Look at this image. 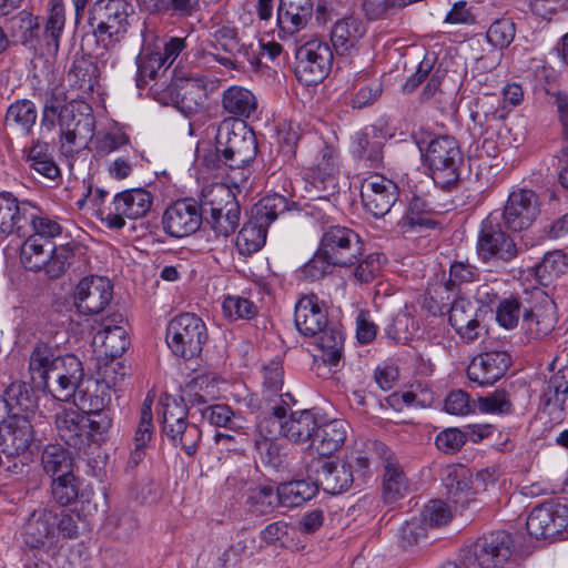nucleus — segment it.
Wrapping results in <instances>:
<instances>
[{
  "label": "nucleus",
  "instance_id": "nucleus-1",
  "mask_svg": "<svg viewBox=\"0 0 568 568\" xmlns=\"http://www.w3.org/2000/svg\"><path fill=\"white\" fill-rule=\"evenodd\" d=\"M256 153L255 134L245 122L225 119L216 130L215 150L204 156L203 163L212 171L221 169L222 164L231 170L243 169L255 159Z\"/></svg>",
  "mask_w": 568,
  "mask_h": 568
},
{
  "label": "nucleus",
  "instance_id": "nucleus-2",
  "mask_svg": "<svg viewBox=\"0 0 568 568\" xmlns=\"http://www.w3.org/2000/svg\"><path fill=\"white\" fill-rule=\"evenodd\" d=\"M111 425L112 417L100 415V418H91L74 408L63 409L55 415L59 437L78 450L104 440Z\"/></svg>",
  "mask_w": 568,
  "mask_h": 568
},
{
  "label": "nucleus",
  "instance_id": "nucleus-3",
  "mask_svg": "<svg viewBox=\"0 0 568 568\" xmlns=\"http://www.w3.org/2000/svg\"><path fill=\"white\" fill-rule=\"evenodd\" d=\"M423 158L436 185L444 190H450L457 184L463 156L455 138L439 135L432 139L423 153Z\"/></svg>",
  "mask_w": 568,
  "mask_h": 568
},
{
  "label": "nucleus",
  "instance_id": "nucleus-4",
  "mask_svg": "<svg viewBox=\"0 0 568 568\" xmlns=\"http://www.w3.org/2000/svg\"><path fill=\"white\" fill-rule=\"evenodd\" d=\"M288 408L282 405L272 407V413L264 417L258 427L271 437H286L294 443L312 442L320 425L315 414L308 409L290 414Z\"/></svg>",
  "mask_w": 568,
  "mask_h": 568
},
{
  "label": "nucleus",
  "instance_id": "nucleus-5",
  "mask_svg": "<svg viewBox=\"0 0 568 568\" xmlns=\"http://www.w3.org/2000/svg\"><path fill=\"white\" fill-rule=\"evenodd\" d=\"M186 417L187 408L181 399L172 396L161 399L162 432L174 446H180L186 455L192 456L197 450L202 432Z\"/></svg>",
  "mask_w": 568,
  "mask_h": 568
},
{
  "label": "nucleus",
  "instance_id": "nucleus-6",
  "mask_svg": "<svg viewBox=\"0 0 568 568\" xmlns=\"http://www.w3.org/2000/svg\"><path fill=\"white\" fill-rule=\"evenodd\" d=\"M207 328L203 320L194 313L174 316L166 327V344L175 356L184 359L196 357L207 342Z\"/></svg>",
  "mask_w": 568,
  "mask_h": 568
},
{
  "label": "nucleus",
  "instance_id": "nucleus-7",
  "mask_svg": "<svg viewBox=\"0 0 568 568\" xmlns=\"http://www.w3.org/2000/svg\"><path fill=\"white\" fill-rule=\"evenodd\" d=\"M511 552V536L505 530H496L466 545L460 558L466 568H501Z\"/></svg>",
  "mask_w": 568,
  "mask_h": 568
},
{
  "label": "nucleus",
  "instance_id": "nucleus-8",
  "mask_svg": "<svg viewBox=\"0 0 568 568\" xmlns=\"http://www.w3.org/2000/svg\"><path fill=\"white\" fill-rule=\"evenodd\" d=\"M369 460L366 456H351L341 463L323 462L316 480L324 491L337 495L366 481Z\"/></svg>",
  "mask_w": 568,
  "mask_h": 568
},
{
  "label": "nucleus",
  "instance_id": "nucleus-9",
  "mask_svg": "<svg viewBox=\"0 0 568 568\" xmlns=\"http://www.w3.org/2000/svg\"><path fill=\"white\" fill-rule=\"evenodd\" d=\"M153 204V195L144 189H131L116 193L112 202L97 213L109 229L121 230L125 220H138L148 214Z\"/></svg>",
  "mask_w": 568,
  "mask_h": 568
},
{
  "label": "nucleus",
  "instance_id": "nucleus-10",
  "mask_svg": "<svg viewBox=\"0 0 568 568\" xmlns=\"http://www.w3.org/2000/svg\"><path fill=\"white\" fill-rule=\"evenodd\" d=\"M295 55L296 75L306 85L322 82L332 69L333 51L324 40L312 39L306 41L296 50Z\"/></svg>",
  "mask_w": 568,
  "mask_h": 568
},
{
  "label": "nucleus",
  "instance_id": "nucleus-11",
  "mask_svg": "<svg viewBox=\"0 0 568 568\" xmlns=\"http://www.w3.org/2000/svg\"><path fill=\"white\" fill-rule=\"evenodd\" d=\"M95 23L94 34L105 48L118 43L129 28L128 13L120 1L97 2L91 18Z\"/></svg>",
  "mask_w": 568,
  "mask_h": 568
},
{
  "label": "nucleus",
  "instance_id": "nucleus-12",
  "mask_svg": "<svg viewBox=\"0 0 568 568\" xmlns=\"http://www.w3.org/2000/svg\"><path fill=\"white\" fill-rule=\"evenodd\" d=\"M161 224L164 233L171 237L190 236L202 225L201 205L190 197L176 200L164 210Z\"/></svg>",
  "mask_w": 568,
  "mask_h": 568
},
{
  "label": "nucleus",
  "instance_id": "nucleus-13",
  "mask_svg": "<svg viewBox=\"0 0 568 568\" xmlns=\"http://www.w3.org/2000/svg\"><path fill=\"white\" fill-rule=\"evenodd\" d=\"M322 252L337 266L354 264L363 252V243L353 230L333 225L329 226L321 239Z\"/></svg>",
  "mask_w": 568,
  "mask_h": 568
},
{
  "label": "nucleus",
  "instance_id": "nucleus-14",
  "mask_svg": "<svg viewBox=\"0 0 568 568\" xmlns=\"http://www.w3.org/2000/svg\"><path fill=\"white\" fill-rule=\"evenodd\" d=\"M568 526V506L544 503L529 513L526 520L528 534L537 540H554Z\"/></svg>",
  "mask_w": 568,
  "mask_h": 568
},
{
  "label": "nucleus",
  "instance_id": "nucleus-15",
  "mask_svg": "<svg viewBox=\"0 0 568 568\" xmlns=\"http://www.w3.org/2000/svg\"><path fill=\"white\" fill-rule=\"evenodd\" d=\"M477 251L484 261H509L517 254L513 239L503 231L497 215L489 214L480 225Z\"/></svg>",
  "mask_w": 568,
  "mask_h": 568
},
{
  "label": "nucleus",
  "instance_id": "nucleus-16",
  "mask_svg": "<svg viewBox=\"0 0 568 568\" xmlns=\"http://www.w3.org/2000/svg\"><path fill=\"white\" fill-rule=\"evenodd\" d=\"M212 194L214 199L210 201L211 209L206 222L216 235L226 237L239 226L240 205L233 192L223 184H216Z\"/></svg>",
  "mask_w": 568,
  "mask_h": 568
},
{
  "label": "nucleus",
  "instance_id": "nucleus-17",
  "mask_svg": "<svg viewBox=\"0 0 568 568\" xmlns=\"http://www.w3.org/2000/svg\"><path fill=\"white\" fill-rule=\"evenodd\" d=\"M540 213V200L529 189H516L508 195L504 207L503 220L505 226L513 232H520L530 227Z\"/></svg>",
  "mask_w": 568,
  "mask_h": 568
},
{
  "label": "nucleus",
  "instance_id": "nucleus-18",
  "mask_svg": "<svg viewBox=\"0 0 568 568\" xmlns=\"http://www.w3.org/2000/svg\"><path fill=\"white\" fill-rule=\"evenodd\" d=\"M77 102L69 103L52 119V130L59 124L61 129V141L74 148L85 146L93 136L94 119L90 113L78 112Z\"/></svg>",
  "mask_w": 568,
  "mask_h": 568
},
{
  "label": "nucleus",
  "instance_id": "nucleus-19",
  "mask_svg": "<svg viewBox=\"0 0 568 568\" xmlns=\"http://www.w3.org/2000/svg\"><path fill=\"white\" fill-rule=\"evenodd\" d=\"M361 197L367 212L375 217H382L396 203L398 189L392 180L381 174H373L363 181Z\"/></svg>",
  "mask_w": 568,
  "mask_h": 568
},
{
  "label": "nucleus",
  "instance_id": "nucleus-20",
  "mask_svg": "<svg viewBox=\"0 0 568 568\" xmlns=\"http://www.w3.org/2000/svg\"><path fill=\"white\" fill-rule=\"evenodd\" d=\"M113 286L103 276L83 277L74 290V305L82 314H98L111 302Z\"/></svg>",
  "mask_w": 568,
  "mask_h": 568
},
{
  "label": "nucleus",
  "instance_id": "nucleus-21",
  "mask_svg": "<svg viewBox=\"0 0 568 568\" xmlns=\"http://www.w3.org/2000/svg\"><path fill=\"white\" fill-rule=\"evenodd\" d=\"M53 383L49 381V390L54 398L68 400L83 379L81 361L73 354L59 355L52 369Z\"/></svg>",
  "mask_w": 568,
  "mask_h": 568
},
{
  "label": "nucleus",
  "instance_id": "nucleus-22",
  "mask_svg": "<svg viewBox=\"0 0 568 568\" xmlns=\"http://www.w3.org/2000/svg\"><path fill=\"white\" fill-rule=\"evenodd\" d=\"M102 328L93 336V346L102 355L111 358L121 356L130 345L124 320L113 314L103 320Z\"/></svg>",
  "mask_w": 568,
  "mask_h": 568
},
{
  "label": "nucleus",
  "instance_id": "nucleus-23",
  "mask_svg": "<svg viewBox=\"0 0 568 568\" xmlns=\"http://www.w3.org/2000/svg\"><path fill=\"white\" fill-rule=\"evenodd\" d=\"M33 440L31 418L28 415H10L0 425V447L8 456L24 453Z\"/></svg>",
  "mask_w": 568,
  "mask_h": 568
},
{
  "label": "nucleus",
  "instance_id": "nucleus-24",
  "mask_svg": "<svg viewBox=\"0 0 568 568\" xmlns=\"http://www.w3.org/2000/svg\"><path fill=\"white\" fill-rule=\"evenodd\" d=\"M510 362L507 352H487L471 359L467 367V376L479 386L493 385L504 376Z\"/></svg>",
  "mask_w": 568,
  "mask_h": 568
},
{
  "label": "nucleus",
  "instance_id": "nucleus-25",
  "mask_svg": "<svg viewBox=\"0 0 568 568\" xmlns=\"http://www.w3.org/2000/svg\"><path fill=\"white\" fill-rule=\"evenodd\" d=\"M77 410L91 418H100V415L111 417L109 406L111 402L108 386L97 383L94 379L81 382L71 396Z\"/></svg>",
  "mask_w": 568,
  "mask_h": 568
},
{
  "label": "nucleus",
  "instance_id": "nucleus-26",
  "mask_svg": "<svg viewBox=\"0 0 568 568\" xmlns=\"http://www.w3.org/2000/svg\"><path fill=\"white\" fill-rule=\"evenodd\" d=\"M294 322L297 331L304 336H316L326 327L327 314L317 295H304L297 301Z\"/></svg>",
  "mask_w": 568,
  "mask_h": 568
},
{
  "label": "nucleus",
  "instance_id": "nucleus-27",
  "mask_svg": "<svg viewBox=\"0 0 568 568\" xmlns=\"http://www.w3.org/2000/svg\"><path fill=\"white\" fill-rule=\"evenodd\" d=\"M471 474L462 465H448L443 469L442 480L446 493L456 507L465 509L475 501V490L470 486Z\"/></svg>",
  "mask_w": 568,
  "mask_h": 568
},
{
  "label": "nucleus",
  "instance_id": "nucleus-28",
  "mask_svg": "<svg viewBox=\"0 0 568 568\" xmlns=\"http://www.w3.org/2000/svg\"><path fill=\"white\" fill-rule=\"evenodd\" d=\"M58 511L48 508H39L32 511L23 529L24 542L30 548H41L47 541L55 537V521Z\"/></svg>",
  "mask_w": 568,
  "mask_h": 568
},
{
  "label": "nucleus",
  "instance_id": "nucleus-29",
  "mask_svg": "<svg viewBox=\"0 0 568 568\" xmlns=\"http://www.w3.org/2000/svg\"><path fill=\"white\" fill-rule=\"evenodd\" d=\"M339 172L338 152L332 146H324L321 151V158L312 170L311 186L317 192L327 194L337 191V174Z\"/></svg>",
  "mask_w": 568,
  "mask_h": 568
},
{
  "label": "nucleus",
  "instance_id": "nucleus-30",
  "mask_svg": "<svg viewBox=\"0 0 568 568\" xmlns=\"http://www.w3.org/2000/svg\"><path fill=\"white\" fill-rule=\"evenodd\" d=\"M349 425L344 419H332L320 424L311 442L312 448L321 456H329L343 447Z\"/></svg>",
  "mask_w": 568,
  "mask_h": 568
},
{
  "label": "nucleus",
  "instance_id": "nucleus-31",
  "mask_svg": "<svg viewBox=\"0 0 568 568\" xmlns=\"http://www.w3.org/2000/svg\"><path fill=\"white\" fill-rule=\"evenodd\" d=\"M58 357L59 355L55 354L50 345L45 343L34 345L29 356L28 372L37 387L43 389L49 387V381L52 379L53 365H55Z\"/></svg>",
  "mask_w": 568,
  "mask_h": 568
},
{
  "label": "nucleus",
  "instance_id": "nucleus-32",
  "mask_svg": "<svg viewBox=\"0 0 568 568\" xmlns=\"http://www.w3.org/2000/svg\"><path fill=\"white\" fill-rule=\"evenodd\" d=\"M26 161L30 169L47 180L55 182L61 178V171L53 158V148L48 142L32 141L26 149Z\"/></svg>",
  "mask_w": 568,
  "mask_h": 568
},
{
  "label": "nucleus",
  "instance_id": "nucleus-33",
  "mask_svg": "<svg viewBox=\"0 0 568 568\" xmlns=\"http://www.w3.org/2000/svg\"><path fill=\"white\" fill-rule=\"evenodd\" d=\"M365 32L366 27L362 20L346 17L333 26L331 41L337 53L345 54L356 48Z\"/></svg>",
  "mask_w": 568,
  "mask_h": 568
},
{
  "label": "nucleus",
  "instance_id": "nucleus-34",
  "mask_svg": "<svg viewBox=\"0 0 568 568\" xmlns=\"http://www.w3.org/2000/svg\"><path fill=\"white\" fill-rule=\"evenodd\" d=\"M33 209L29 202H19L11 193H0V237L20 230L21 221L28 219V211Z\"/></svg>",
  "mask_w": 568,
  "mask_h": 568
},
{
  "label": "nucleus",
  "instance_id": "nucleus-35",
  "mask_svg": "<svg viewBox=\"0 0 568 568\" xmlns=\"http://www.w3.org/2000/svg\"><path fill=\"white\" fill-rule=\"evenodd\" d=\"M311 13V0H281L277 23L282 30L294 33L306 24Z\"/></svg>",
  "mask_w": 568,
  "mask_h": 568
},
{
  "label": "nucleus",
  "instance_id": "nucleus-36",
  "mask_svg": "<svg viewBox=\"0 0 568 568\" xmlns=\"http://www.w3.org/2000/svg\"><path fill=\"white\" fill-rule=\"evenodd\" d=\"M223 109L237 118H250L257 109L256 97L244 87L232 85L222 94Z\"/></svg>",
  "mask_w": 568,
  "mask_h": 568
},
{
  "label": "nucleus",
  "instance_id": "nucleus-37",
  "mask_svg": "<svg viewBox=\"0 0 568 568\" xmlns=\"http://www.w3.org/2000/svg\"><path fill=\"white\" fill-rule=\"evenodd\" d=\"M351 149L356 158L366 161L372 168H377L383 161V142L375 128L356 133Z\"/></svg>",
  "mask_w": 568,
  "mask_h": 568
},
{
  "label": "nucleus",
  "instance_id": "nucleus-38",
  "mask_svg": "<svg viewBox=\"0 0 568 568\" xmlns=\"http://www.w3.org/2000/svg\"><path fill=\"white\" fill-rule=\"evenodd\" d=\"M38 118L36 104L27 99L17 100L8 106L4 125L22 134H29Z\"/></svg>",
  "mask_w": 568,
  "mask_h": 568
},
{
  "label": "nucleus",
  "instance_id": "nucleus-39",
  "mask_svg": "<svg viewBox=\"0 0 568 568\" xmlns=\"http://www.w3.org/2000/svg\"><path fill=\"white\" fill-rule=\"evenodd\" d=\"M503 106H495V103L490 100H498L495 97H488V101L483 102L480 108L484 109L489 105V108L483 110V113L486 118V121H498L501 122L508 115L509 111L519 105L524 100V91L523 88L517 83H508L503 88Z\"/></svg>",
  "mask_w": 568,
  "mask_h": 568
},
{
  "label": "nucleus",
  "instance_id": "nucleus-40",
  "mask_svg": "<svg viewBox=\"0 0 568 568\" xmlns=\"http://www.w3.org/2000/svg\"><path fill=\"white\" fill-rule=\"evenodd\" d=\"M52 242L39 236H29L21 246L20 258L26 268L37 272L50 262Z\"/></svg>",
  "mask_w": 568,
  "mask_h": 568
},
{
  "label": "nucleus",
  "instance_id": "nucleus-41",
  "mask_svg": "<svg viewBox=\"0 0 568 568\" xmlns=\"http://www.w3.org/2000/svg\"><path fill=\"white\" fill-rule=\"evenodd\" d=\"M3 400L11 415H28L30 418L34 415L37 403L31 388L22 382L12 383L4 393Z\"/></svg>",
  "mask_w": 568,
  "mask_h": 568
},
{
  "label": "nucleus",
  "instance_id": "nucleus-42",
  "mask_svg": "<svg viewBox=\"0 0 568 568\" xmlns=\"http://www.w3.org/2000/svg\"><path fill=\"white\" fill-rule=\"evenodd\" d=\"M409 491V483L400 465L388 459L384 465L383 494L388 503L403 498Z\"/></svg>",
  "mask_w": 568,
  "mask_h": 568
},
{
  "label": "nucleus",
  "instance_id": "nucleus-43",
  "mask_svg": "<svg viewBox=\"0 0 568 568\" xmlns=\"http://www.w3.org/2000/svg\"><path fill=\"white\" fill-rule=\"evenodd\" d=\"M65 26V9L62 0H50L49 16L44 26V39L48 51L57 53L60 45V38Z\"/></svg>",
  "mask_w": 568,
  "mask_h": 568
},
{
  "label": "nucleus",
  "instance_id": "nucleus-44",
  "mask_svg": "<svg viewBox=\"0 0 568 568\" xmlns=\"http://www.w3.org/2000/svg\"><path fill=\"white\" fill-rule=\"evenodd\" d=\"M556 317L552 307H537L523 313V326L531 338H541L555 327Z\"/></svg>",
  "mask_w": 568,
  "mask_h": 568
},
{
  "label": "nucleus",
  "instance_id": "nucleus-45",
  "mask_svg": "<svg viewBox=\"0 0 568 568\" xmlns=\"http://www.w3.org/2000/svg\"><path fill=\"white\" fill-rule=\"evenodd\" d=\"M267 229L254 220L246 222L236 236V247L242 255H252L265 244Z\"/></svg>",
  "mask_w": 568,
  "mask_h": 568
},
{
  "label": "nucleus",
  "instance_id": "nucleus-46",
  "mask_svg": "<svg viewBox=\"0 0 568 568\" xmlns=\"http://www.w3.org/2000/svg\"><path fill=\"white\" fill-rule=\"evenodd\" d=\"M317 491V485L306 480H293L277 488L280 503L284 507H297L312 499Z\"/></svg>",
  "mask_w": 568,
  "mask_h": 568
},
{
  "label": "nucleus",
  "instance_id": "nucleus-47",
  "mask_svg": "<svg viewBox=\"0 0 568 568\" xmlns=\"http://www.w3.org/2000/svg\"><path fill=\"white\" fill-rule=\"evenodd\" d=\"M281 505L277 489L271 486H257L250 489L246 506L251 514L264 516L272 514Z\"/></svg>",
  "mask_w": 568,
  "mask_h": 568
},
{
  "label": "nucleus",
  "instance_id": "nucleus-48",
  "mask_svg": "<svg viewBox=\"0 0 568 568\" xmlns=\"http://www.w3.org/2000/svg\"><path fill=\"white\" fill-rule=\"evenodd\" d=\"M41 463L44 473L53 478L72 473V459L60 445H48L42 453Z\"/></svg>",
  "mask_w": 568,
  "mask_h": 568
},
{
  "label": "nucleus",
  "instance_id": "nucleus-49",
  "mask_svg": "<svg viewBox=\"0 0 568 568\" xmlns=\"http://www.w3.org/2000/svg\"><path fill=\"white\" fill-rule=\"evenodd\" d=\"M287 210V201L283 195L273 194L261 199L253 207L252 220L264 224L267 229L277 216Z\"/></svg>",
  "mask_w": 568,
  "mask_h": 568
},
{
  "label": "nucleus",
  "instance_id": "nucleus-50",
  "mask_svg": "<svg viewBox=\"0 0 568 568\" xmlns=\"http://www.w3.org/2000/svg\"><path fill=\"white\" fill-rule=\"evenodd\" d=\"M316 336V344L323 352L324 361L329 365H336L342 356L345 338L343 331L337 327H325Z\"/></svg>",
  "mask_w": 568,
  "mask_h": 568
},
{
  "label": "nucleus",
  "instance_id": "nucleus-51",
  "mask_svg": "<svg viewBox=\"0 0 568 568\" xmlns=\"http://www.w3.org/2000/svg\"><path fill=\"white\" fill-rule=\"evenodd\" d=\"M430 222L427 202L418 195H413L407 204L405 214L400 219L399 225L407 232L415 226H428Z\"/></svg>",
  "mask_w": 568,
  "mask_h": 568
},
{
  "label": "nucleus",
  "instance_id": "nucleus-52",
  "mask_svg": "<svg viewBox=\"0 0 568 568\" xmlns=\"http://www.w3.org/2000/svg\"><path fill=\"white\" fill-rule=\"evenodd\" d=\"M138 65V85L141 83L145 84L148 79H153L158 71L166 67L163 61L162 52L156 49L143 48L140 54L136 57Z\"/></svg>",
  "mask_w": 568,
  "mask_h": 568
},
{
  "label": "nucleus",
  "instance_id": "nucleus-53",
  "mask_svg": "<svg viewBox=\"0 0 568 568\" xmlns=\"http://www.w3.org/2000/svg\"><path fill=\"white\" fill-rule=\"evenodd\" d=\"M73 100H68L65 88L63 85H57L51 89L48 99L45 100L41 121L40 129L47 132L52 131V119L55 116L57 112L61 111L65 106H69V103H74Z\"/></svg>",
  "mask_w": 568,
  "mask_h": 568
},
{
  "label": "nucleus",
  "instance_id": "nucleus-54",
  "mask_svg": "<svg viewBox=\"0 0 568 568\" xmlns=\"http://www.w3.org/2000/svg\"><path fill=\"white\" fill-rule=\"evenodd\" d=\"M53 499L61 506H68L79 496V481L73 473L59 475L51 484Z\"/></svg>",
  "mask_w": 568,
  "mask_h": 568
},
{
  "label": "nucleus",
  "instance_id": "nucleus-55",
  "mask_svg": "<svg viewBox=\"0 0 568 568\" xmlns=\"http://www.w3.org/2000/svg\"><path fill=\"white\" fill-rule=\"evenodd\" d=\"M568 396V368L559 369L547 383L544 397L547 405L564 409Z\"/></svg>",
  "mask_w": 568,
  "mask_h": 568
},
{
  "label": "nucleus",
  "instance_id": "nucleus-56",
  "mask_svg": "<svg viewBox=\"0 0 568 568\" xmlns=\"http://www.w3.org/2000/svg\"><path fill=\"white\" fill-rule=\"evenodd\" d=\"M516 36V26L510 18L496 19L487 29V41L495 48L504 49L510 45Z\"/></svg>",
  "mask_w": 568,
  "mask_h": 568
},
{
  "label": "nucleus",
  "instance_id": "nucleus-57",
  "mask_svg": "<svg viewBox=\"0 0 568 568\" xmlns=\"http://www.w3.org/2000/svg\"><path fill=\"white\" fill-rule=\"evenodd\" d=\"M130 142L129 135L122 128H112L105 132L99 133L94 141L95 152L100 156H105L121 148L128 145Z\"/></svg>",
  "mask_w": 568,
  "mask_h": 568
},
{
  "label": "nucleus",
  "instance_id": "nucleus-58",
  "mask_svg": "<svg viewBox=\"0 0 568 568\" xmlns=\"http://www.w3.org/2000/svg\"><path fill=\"white\" fill-rule=\"evenodd\" d=\"M205 417L212 425L229 428L234 432L246 429L245 420L235 415L226 405H214L205 410Z\"/></svg>",
  "mask_w": 568,
  "mask_h": 568
},
{
  "label": "nucleus",
  "instance_id": "nucleus-59",
  "mask_svg": "<svg viewBox=\"0 0 568 568\" xmlns=\"http://www.w3.org/2000/svg\"><path fill=\"white\" fill-rule=\"evenodd\" d=\"M283 366L280 359H272L262 368V388L266 398L277 396L283 387Z\"/></svg>",
  "mask_w": 568,
  "mask_h": 568
},
{
  "label": "nucleus",
  "instance_id": "nucleus-60",
  "mask_svg": "<svg viewBox=\"0 0 568 568\" xmlns=\"http://www.w3.org/2000/svg\"><path fill=\"white\" fill-rule=\"evenodd\" d=\"M223 313L231 321L250 320L257 314L256 305L248 298L234 295L226 296L222 304Z\"/></svg>",
  "mask_w": 568,
  "mask_h": 568
},
{
  "label": "nucleus",
  "instance_id": "nucleus-61",
  "mask_svg": "<svg viewBox=\"0 0 568 568\" xmlns=\"http://www.w3.org/2000/svg\"><path fill=\"white\" fill-rule=\"evenodd\" d=\"M567 267L566 256L561 251H552L545 254L537 266V276L541 282L551 281L565 273Z\"/></svg>",
  "mask_w": 568,
  "mask_h": 568
},
{
  "label": "nucleus",
  "instance_id": "nucleus-62",
  "mask_svg": "<svg viewBox=\"0 0 568 568\" xmlns=\"http://www.w3.org/2000/svg\"><path fill=\"white\" fill-rule=\"evenodd\" d=\"M478 409L484 414L504 415L511 413L513 404L506 390L497 389L478 398Z\"/></svg>",
  "mask_w": 568,
  "mask_h": 568
},
{
  "label": "nucleus",
  "instance_id": "nucleus-63",
  "mask_svg": "<svg viewBox=\"0 0 568 568\" xmlns=\"http://www.w3.org/2000/svg\"><path fill=\"white\" fill-rule=\"evenodd\" d=\"M152 404L153 397L148 394L141 407L140 422L133 439L134 445L146 447L153 437Z\"/></svg>",
  "mask_w": 568,
  "mask_h": 568
},
{
  "label": "nucleus",
  "instance_id": "nucleus-64",
  "mask_svg": "<svg viewBox=\"0 0 568 568\" xmlns=\"http://www.w3.org/2000/svg\"><path fill=\"white\" fill-rule=\"evenodd\" d=\"M478 315H484V311L475 302L459 297L453 302L448 320L453 328H455L463 325L465 321Z\"/></svg>",
  "mask_w": 568,
  "mask_h": 568
}]
</instances>
